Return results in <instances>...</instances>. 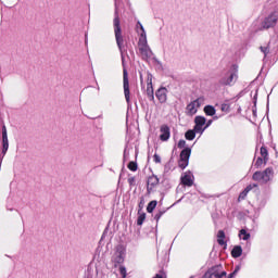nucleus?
Masks as SVG:
<instances>
[{
  "label": "nucleus",
  "instance_id": "nucleus-25",
  "mask_svg": "<svg viewBox=\"0 0 278 278\" xmlns=\"http://www.w3.org/2000/svg\"><path fill=\"white\" fill-rule=\"evenodd\" d=\"M128 168L129 170H131L132 173H136V170H138V163L137 162H130L128 164Z\"/></svg>",
  "mask_w": 278,
  "mask_h": 278
},
{
  "label": "nucleus",
  "instance_id": "nucleus-20",
  "mask_svg": "<svg viewBox=\"0 0 278 278\" xmlns=\"http://www.w3.org/2000/svg\"><path fill=\"white\" fill-rule=\"evenodd\" d=\"M239 238L240 240H250L251 233H249L245 229H241L239 231Z\"/></svg>",
  "mask_w": 278,
  "mask_h": 278
},
{
  "label": "nucleus",
  "instance_id": "nucleus-31",
  "mask_svg": "<svg viewBox=\"0 0 278 278\" xmlns=\"http://www.w3.org/2000/svg\"><path fill=\"white\" fill-rule=\"evenodd\" d=\"M263 164H264V160L257 159L256 165H257V166H262Z\"/></svg>",
  "mask_w": 278,
  "mask_h": 278
},
{
  "label": "nucleus",
  "instance_id": "nucleus-5",
  "mask_svg": "<svg viewBox=\"0 0 278 278\" xmlns=\"http://www.w3.org/2000/svg\"><path fill=\"white\" fill-rule=\"evenodd\" d=\"M114 27H115L116 42L121 49V45H123V35L121 34V20H118V17L114 18Z\"/></svg>",
  "mask_w": 278,
  "mask_h": 278
},
{
  "label": "nucleus",
  "instance_id": "nucleus-11",
  "mask_svg": "<svg viewBox=\"0 0 278 278\" xmlns=\"http://www.w3.org/2000/svg\"><path fill=\"white\" fill-rule=\"evenodd\" d=\"M157 184H160V179L157 178V176H151L148 179V190H153V188H155V186H157Z\"/></svg>",
  "mask_w": 278,
  "mask_h": 278
},
{
  "label": "nucleus",
  "instance_id": "nucleus-26",
  "mask_svg": "<svg viewBox=\"0 0 278 278\" xmlns=\"http://www.w3.org/2000/svg\"><path fill=\"white\" fill-rule=\"evenodd\" d=\"M261 155H262V157H264V160H266V157H268V150H266V148L262 147Z\"/></svg>",
  "mask_w": 278,
  "mask_h": 278
},
{
  "label": "nucleus",
  "instance_id": "nucleus-15",
  "mask_svg": "<svg viewBox=\"0 0 278 278\" xmlns=\"http://www.w3.org/2000/svg\"><path fill=\"white\" fill-rule=\"evenodd\" d=\"M191 153H192V150H190L189 148L182 150L180 153V160H185L189 162Z\"/></svg>",
  "mask_w": 278,
  "mask_h": 278
},
{
  "label": "nucleus",
  "instance_id": "nucleus-9",
  "mask_svg": "<svg viewBox=\"0 0 278 278\" xmlns=\"http://www.w3.org/2000/svg\"><path fill=\"white\" fill-rule=\"evenodd\" d=\"M181 182L184 186H192L194 184V176H192L191 173H185L184 176L181 177Z\"/></svg>",
  "mask_w": 278,
  "mask_h": 278
},
{
  "label": "nucleus",
  "instance_id": "nucleus-21",
  "mask_svg": "<svg viewBox=\"0 0 278 278\" xmlns=\"http://www.w3.org/2000/svg\"><path fill=\"white\" fill-rule=\"evenodd\" d=\"M147 92L150 97H153V83L151 76L148 78Z\"/></svg>",
  "mask_w": 278,
  "mask_h": 278
},
{
  "label": "nucleus",
  "instance_id": "nucleus-24",
  "mask_svg": "<svg viewBox=\"0 0 278 278\" xmlns=\"http://www.w3.org/2000/svg\"><path fill=\"white\" fill-rule=\"evenodd\" d=\"M147 219V214L146 213H139L138 219H137V225H142L144 220Z\"/></svg>",
  "mask_w": 278,
  "mask_h": 278
},
{
  "label": "nucleus",
  "instance_id": "nucleus-16",
  "mask_svg": "<svg viewBox=\"0 0 278 278\" xmlns=\"http://www.w3.org/2000/svg\"><path fill=\"white\" fill-rule=\"evenodd\" d=\"M225 231L219 230L217 232V242L218 244H220L222 247H225V244H227V242L225 241Z\"/></svg>",
  "mask_w": 278,
  "mask_h": 278
},
{
  "label": "nucleus",
  "instance_id": "nucleus-13",
  "mask_svg": "<svg viewBox=\"0 0 278 278\" xmlns=\"http://www.w3.org/2000/svg\"><path fill=\"white\" fill-rule=\"evenodd\" d=\"M253 188H255V185H250L248 186L239 195V201H243V199H247V194H249V192H251V190H253Z\"/></svg>",
  "mask_w": 278,
  "mask_h": 278
},
{
  "label": "nucleus",
  "instance_id": "nucleus-18",
  "mask_svg": "<svg viewBox=\"0 0 278 278\" xmlns=\"http://www.w3.org/2000/svg\"><path fill=\"white\" fill-rule=\"evenodd\" d=\"M232 257H240L242 255V247L236 245L231 251Z\"/></svg>",
  "mask_w": 278,
  "mask_h": 278
},
{
  "label": "nucleus",
  "instance_id": "nucleus-28",
  "mask_svg": "<svg viewBox=\"0 0 278 278\" xmlns=\"http://www.w3.org/2000/svg\"><path fill=\"white\" fill-rule=\"evenodd\" d=\"M188 166V161L181 160L179 161V168H186Z\"/></svg>",
  "mask_w": 278,
  "mask_h": 278
},
{
  "label": "nucleus",
  "instance_id": "nucleus-3",
  "mask_svg": "<svg viewBox=\"0 0 278 278\" xmlns=\"http://www.w3.org/2000/svg\"><path fill=\"white\" fill-rule=\"evenodd\" d=\"M205 104V98H198L187 105V114L188 116H194L197 112H199V108Z\"/></svg>",
  "mask_w": 278,
  "mask_h": 278
},
{
  "label": "nucleus",
  "instance_id": "nucleus-27",
  "mask_svg": "<svg viewBox=\"0 0 278 278\" xmlns=\"http://www.w3.org/2000/svg\"><path fill=\"white\" fill-rule=\"evenodd\" d=\"M119 273H121L123 278L127 277V269L124 266L119 267Z\"/></svg>",
  "mask_w": 278,
  "mask_h": 278
},
{
  "label": "nucleus",
  "instance_id": "nucleus-4",
  "mask_svg": "<svg viewBox=\"0 0 278 278\" xmlns=\"http://www.w3.org/2000/svg\"><path fill=\"white\" fill-rule=\"evenodd\" d=\"M277 21H278V15L275 13H271L263 20V22L261 24L262 28L270 29V28L275 27V25H277Z\"/></svg>",
  "mask_w": 278,
  "mask_h": 278
},
{
  "label": "nucleus",
  "instance_id": "nucleus-2",
  "mask_svg": "<svg viewBox=\"0 0 278 278\" xmlns=\"http://www.w3.org/2000/svg\"><path fill=\"white\" fill-rule=\"evenodd\" d=\"M238 65H232L230 74L222 79L223 86H233L238 81Z\"/></svg>",
  "mask_w": 278,
  "mask_h": 278
},
{
  "label": "nucleus",
  "instance_id": "nucleus-30",
  "mask_svg": "<svg viewBox=\"0 0 278 278\" xmlns=\"http://www.w3.org/2000/svg\"><path fill=\"white\" fill-rule=\"evenodd\" d=\"M154 162H155L156 164H160V162H162V159L160 157V155L154 154Z\"/></svg>",
  "mask_w": 278,
  "mask_h": 278
},
{
  "label": "nucleus",
  "instance_id": "nucleus-10",
  "mask_svg": "<svg viewBox=\"0 0 278 278\" xmlns=\"http://www.w3.org/2000/svg\"><path fill=\"white\" fill-rule=\"evenodd\" d=\"M168 138H170V128H168V126H162L160 140H162L163 142H166Z\"/></svg>",
  "mask_w": 278,
  "mask_h": 278
},
{
  "label": "nucleus",
  "instance_id": "nucleus-19",
  "mask_svg": "<svg viewBox=\"0 0 278 278\" xmlns=\"http://www.w3.org/2000/svg\"><path fill=\"white\" fill-rule=\"evenodd\" d=\"M197 137V130L191 129V130H188L186 134H185V138L186 140H194V138Z\"/></svg>",
  "mask_w": 278,
  "mask_h": 278
},
{
  "label": "nucleus",
  "instance_id": "nucleus-8",
  "mask_svg": "<svg viewBox=\"0 0 278 278\" xmlns=\"http://www.w3.org/2000/svg\"><path fill=\"white\" fill-rule=\"evenodd\" d=\"M168 91L166 88H160L156 91V99H159L160 103H166Z\"/></svg>",
  "mask_w": 278,
  "mask_h": 278
},
{
  "label": "nucleus",
  "instance_id": "nucleus-7",
  "mask_svg": "<svg viewBox=\"0 0 278 278\" xmlns=\"http://www.w3.org/2000/svg\"><path fill=\"white\" fill-rule=\"evenodd\" d=\"M124 94L127 103H129V78L127 77V70L124 68Z\"/></svg>",
  "mask_w": 278,
  "mask_h": 278
},
{
  "label": "nucleus",
  "instance_id": "nucleus-6",
  "mask_svg": "<svg viewBox=\"0 0 278 278\" xmlns=\"http://www.w3.org/2000/svg\"><path fill=\"white\" fill-rule=\"evenodd\" d=\"M124 260H125V249L118 248L113 255V262H115V264H123Z\"/></svg>",
  "mask_w": 278,
  "mask_h": 278
},
{
  "label": "nucleus",
  "instance_id": "nucleus-29",
  "mask_svg": "<svg viewBox=\"0 0 278 278\" xmlns=\"http://www.w3.org/2000/svg\"><path fill=\"white\" fill-rule=\"evenodd\" d=\"M178 147H179V149H184V147H186V140H180L178 142Z\"/></svg>",
  "mask_w": 278,
  "mask_h": 278
},
{
  "label": "nucleus",
  "instance_id": "nucleus-12",
  "mask_svg": "<svg viewBox=\"0 0 278 278\" xmlns=\"http://www.w3.org/2000/svg\"><path fill=\"white\" fill-rule=\"evenodd\" d=\"M270 179H273V169L267 168L263 173V184H266V182L270 181Z\"/></svg>",
  "mask_w": 278,
  "mask_h": 278
},
{
  "label": "nucleus",
  "instance_id": "nucleus-14",
  "mask_svg": "<svg viewBox=\"0 0 278 278\" xmlns=\"http://www.w3.org/2000/svg\"><path fill=\"white\" fill-rule=\"evenodd\" d=\"M2 144H3V153H7L10 144L8 143V131L5 130L2 132Z\"/></svg>",
  "mask_w": 278,
  "mask_h": 278
},
{
  "label": "nucleus",
  "instance_id": "nucleus-22",
  "mask_svg": "<svg viewBox=\"0 0 278 278\" xmlns=\"http://www.w3.org/2000/svg\"><path fill=\"white\" fill-rule=\"evenodd\" d=\"M253 179H254V181H262V184H264V173L256 172L253 175Z\"/></svg>",
  "mask_w": 278,
  "mask_h": 278
},
{
  "label": "nucleus",
  "instance_id": "nucleus-17",
  "mask_svg": "<svg viewBox=\"0 0 278 278\" xmlns=\"http://www.w3.org/2000/svg\"><path fill=\"white\" fill-rule=\"evenodd\" d=\"M204 114H206V116H214V114H216V109L212 105H206L204 106Z\"/></svg>",
  "mask_w": 278,
  "mask_h": 278
},
{
  "label": "nucleus",
  "instance_id": "nucleus-23",
  "mask_svg": "<svg viewBox=\"0 0 278 278\" xmlns=\"http://www.w3.org/2000/svg\"><path fill=\"white\" fill-rule=\"evenodd\" d=\"M155 207H157V201H151L147 206V212L151 214Z\"/></svg>",
  "mask_w": 278,
  "mask_h": 278
},
{
  "label": "nucleus",
  "instance_id": "nucleus-1",
  "mask_svg": "<svg viewBox=\"0 0 278 278\" xmlns=\"http://www.w3.org/2000/svg\"><path fill=\"white\" fill-rule=\"evenodd\" d=\"M210 125H212V121L207 122V118H205V116L198 115L194 117L193 129L197 134H200L202 136L203 131H205V129H207Z\"/></svg>",
  "mask_w": 278,
  "mask_h": 278
}]
</instances>
